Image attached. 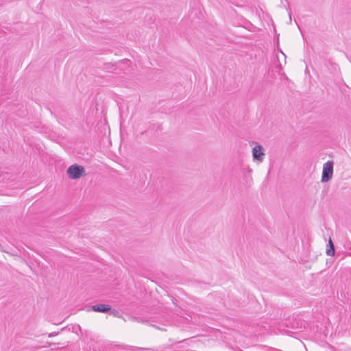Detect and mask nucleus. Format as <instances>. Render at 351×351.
Segmentation results:
<instances>
[{
    "mask_svg": "<svg viewBox=\"0 0 351 351\" xmlns=\"http://www.w3.org/2000/svg\"><path fill=\"white\" fill-rule=\"evenodd\" d=\"M243 171L248 174H251L252 172V169L249 166L243 167Z\"/></svg>",
    "mask_w": 351,
    "mask_h": 351,
    "instance_id": "obj_6",
    "label": "nucleus"
},
{
    "mask_svg": "<svg viewBox=\"0 0 351 351\" xmlns=\"http://www.w3.org/2000/svg\"><path fill=\"white\" fill-rule=\"evenodd\" d=\"M66 173L69 178L76 180L85 176V169L80 165H73L68 168Z\"/></svg>",
    "mask_w": 351,
    "mask_h": 351,
    "instance_id": "obj_2",
    "label": "nucleus"
},
{
    "mask_svg": "<svg viewBox=\"0 0 351 351\" xmlns=\"http://www.w3.org/2000/svg\"><path fill=\"white\" fill-rule=\"evenodd\" d=\"M326 254L327 255L331 256L335 255V247L331 239H330L328 241V247L326 249Z\"/></svg>",
    "mask_w": 351,
    "mask_h": 351,
    "instance_id": "obj_5",
    "label": "nucleus"
},
{
    "mask_svg": "<svg viewBox=\"0 0 351 351\" xmlns=\"http://www.w3.org/2000/svg\"><path fill=\"white\" fill-rule=\"evenodd\" d=\"M333 162L330 160L323 165L322 182H327L332 178L333 175Z\"/></svg>",
    "mask_w": 351,
    "mask_h": 351,
    "instance_id": "obj_3",
    "label": "nucleus"
},
{
    "mask_svg": "<svg viewBox=\"0 0 351 351\" xmlns=\"http://www.w3.org/2000/svg\"><path fill=\"white\" fill-rule=\"evenodd\" d=\"M110 309L109 305L99 304L92 306V310L95 312L105 313Z\"/></svg>",
    "mask_w": 351,
    "mask_h": 351,
    "instance_id": "obj_4",
    "label": "nucleus"
},
{
    "mask_svg": "<svg viewBox=\"0 0 351 351\" xmlns=\"http://www.w3.org/2000/svg\"><path fill=\"white\" fill-rule=\"evenodd\" d=\"M52 336H53V334H50V335H49V337H52Z\"/></svg>",
    "mask_w": 351,
    "mask_h": 351,
    "instance_id": "obj_7",
    "label": "nucleus"
},
{
    "mask_svg": "<svg viewBox=\"0 0 351 351\" xmlns=\"http://www.w3.org/2000/svg\"><path fill=\"white\" fill-rule=\"evenodd\" d=\"M250 145L252 147V154L254 162L258 165L262 163L266 155L265 148L261 145L255 142L251 143Z\"/></svg>",
    "mask_w": 351,
    "mask_h": 351,
    "instance_id": "obj_1",
    "label": "nucleus"
}]
</instances>
